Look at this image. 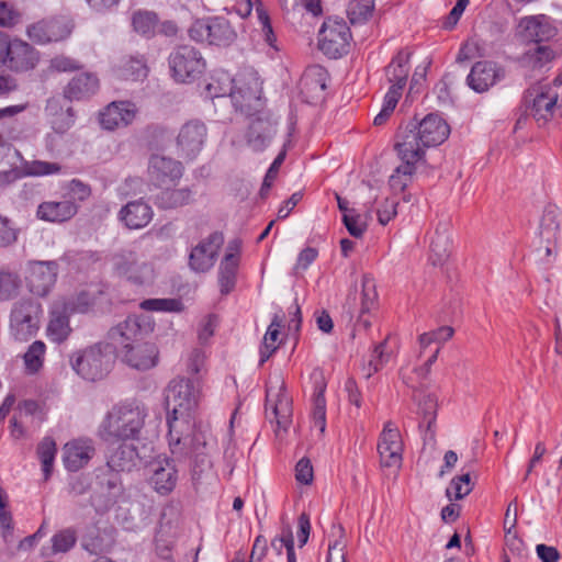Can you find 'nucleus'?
<instances>
[{
	"mask_svg": "<svg viewBox=\"0 0 562 562\" xmlns=\"http://www.w3.org/2000/svg\"><path fill=\"white\" fill-rule=\"evenodd\" d=\"M520 26L522 27L524 38L538 45L557 34L555 27L543 15L525 18L521 20Z\"/></svg>",
	"mask_w": 562,
	"mask_h": 562,
	"instance_id": "35",
	"label": "nucleus"
},
{
	"mask_svg": "<svg viewBox=\"0 0 562 562\" xmlns=\"http://www.w3.org/2000/svg\"><path fill=\"white\" fill-rule=\"evenodd\" d=\"M558 102V93L550 86L533 85L524 92L522 105L525 114H521L517 122L518 128L530 115L539 127L546 126L551 119Z\"/></svg>",
	"mask_w": 562,
	"mask_h": 562,
	"instance_id": "8",
	"label": "nucleus"
},
{
	"mask_svg": "<svg viewBox=\"0 0 562 562\" xmlns=\"http://www.w3.org/2000/svg\"><path fill=\"white\" fill-rule=\"evenodd\" d=\"M326 78L327 72L323 67L313 66L305 74L303 82L305 86L316 85L321 91H324L326 89Z\"/></svg>",
	"mask_w": 562,
	"mask_h": 562,
	"instance_id": "58",
	"label": "nucleus"
},
{
	"mask_svg": "<svg viewBox=\"0 0 562 562\" xmlns=\"http://www.w3.org/2000/svg\"><path fill=\"white\" fill-rule=\"evenodd\" d=\"M183 175V166L180 161L169 157L153 155L148 162V177L156 187L173 184Z\"/></svg>",
	"mask_w": 562,
	"mask_h": 562,
	"instance_id": "20",
	"label": "nucleus"
},
{
	"mask_svg": "<svg viewBox=\"0 0 562 562\" xmlns=\"http://www.w3.org/2000/svg\"><path fill=\"white\" fill-rule=\"evenodd\" d=\"M149 483L156 492H172L178 482V470L173 459L156 460L150 465Z\"/></svg>",
	"mask_w": 562,
	"mask_h": 562,
	"instance_id": "27",
	"label": "nucleus"
},
{
	"mask_svg": "<svg viewBox=\"0 0 562 562\" xmlns=\"http://www.w3.org/2000/svg\"><path fill=\"white\" fill-rule=\"evenodd\" d=\"M68 193L71 201H85L91 194V189L88 184L78 179H72L68 184Z\"/></svg>",
	"mask_w": 562,
	"mask_h": 562,
	"instance_id": "62",
	"label": "nucleus"
},
{
	"mask_svg": "<svg viewBox=\"0 0 562 562\" xmlns=\"http://www.w3.org/2000/svg\"><path fill=\"white\" fill-rule=\"evenodd\" d=\"M290 546H294V540L291 528L286 526L282 528L281 535L277 536L271 541V547L278 554H281L283 550L286 551Z\"/></svg>",
	"mask_w": 562,
	"mask_h": 562,
	"instance_id": "64",
	"label": "nucleus"
},
{
	"mask_svg": "<svg viewBox=\"0 0 562 562\" xmlns=\"http://www.w3.org/2000/svg\"><path fill=\"white\" fill-rule=\"evenodd\" d=\"M139 461L137 449L132 443L123 441L117 446H111L106 451V464L120 472H131Z\"/></svg>",
	"mask_w": 562,
	"mask_h": 562,
	"instance_id": "32",
	"label": "nucleus"
},
{
	"mask_svg": "<svg viewBox=\"0 0 562 562\" xmlns=\"http://www.w3.org/2000/svg\"><path fill=\"white\" fill-rule=\"evenodd\" d=\"M561 215L562 214L557 205L549 204L544 207L540 221V235L547 243L557 240Z\"/></svg>",
	"mask_w": 562,
	"mask_h": 562,
	"instance_id": "40",
	"label": "nucleus"
},
{
	"mask_svg": "<svg viewBox=\"0 0 562 562\" xmlns=\"http://www.w3.org/2000/svg\"><path fill=\"white\" fill-rule=\"evenodd\" d=\"M505 72L492 61H477L467 77L468 86L475 92L482 93L502 80Z\"/></svg>",
	"mask_w": 562,
	"mask_h": 562,
	"instance_id": "24",
	"label": "nucleus"
},
{
	"mask_svg": "<svg viewBox=\"0 0 562 562\" xmlns=\"http://www.w3.org/2000/svg\"><path fill=\"white\" fill-rule=\"evenodd\" d=\"M311 381L313 383V418L315 427H318L321 434L326 428V380L324 373L319 369L313 370L311 373Z\"/></svg>",
	"mask_w": 562,
	"mask_h": 562,
	"instance_id": "33",
	"label": "nucleus"
},
{
	"mask_svg": "<svg viewBox=\"0 0 562 562\" xmlns=\"http://www.w3.org/2000/svg\"><path fill=\"white\" fill-rule=\"evenodd\" d=\"M153 215L151 206L143 200L128 202L119 213L120 220L131 229L145 227Z\"/></svg>",
	"mask_w": 562,
	"mask_h": 562,
	"instance_id": "34",
	"label": "nucleus"
},
{
	"mask_svg": "<svg viewBox=\"0 0 562 562\" xmlns=\"http://www.w3.org/2000/svg\"><path fill=\"white\" fill-rule=\"evenodd\" d=\"M398 202L394 199H385V201L378 207V221L382 225H386L395 215Z\"/></svg>",
	"mask_w": 562,
	"mask_h": 562,
	"instance_id": "60",
	"label": "nucleus"
},
{
	"mask_svg": "<svg viewBox=\"0 0 562 562\" xmlns=\"http://www.w3.org/2000/svg\"><path fill=\"white\" fill-rule=\"evenodd\" d=\"M147 416L144 406L135 402L114 405L99 427L100 438L106 442L137 439Z\"/></svg>",
	"mask_w": 562,
	"mask_h": 562,
	"instance_id": "3",
	"label": "nucleus"
},
{
	"mask_svg": "<svg viewBox=\"0 0 562 562\" xmlns=\"http://www.w3.org/2000/svg\"><path fill=\"white\" fill-rule=\"evenodd\" d=\"M99 87L98 78L89 72L75 76L64 90L65 98L69 100H81L93 94Z\"/></svg>",
	"mask_w": 562,
	"mask_h": 562,
	"instance_id": "37",
	"label": "nucleus"
},
{
	"mask_svg": "<svg viewBox=\"0 0 562 562\" xmlns=\"http://www.w3.org/2000/svg\"><path fill=\"white\" fill-rule=\"evenodd\" d=\"M123 360L137 370H148L157 364L158 349L151 342H138L121 349Z\"/></svg>",
	"mask_w": 562,
	"mask_h": 562,
	"instance_id": "29",
	"label": "nucleus"
},
{
	"mask_svg": "<svg viewBox=\"0 0 562 562\" xmlns=\"http://www.w3.org/2000/svg\"><path fill=\"white\" fill-rule=\"evenodd\" d=\"M72 370L87 381L103 379L113 363V348L108 344H94L70 356Z\"/></svg>",
	"mask_w": 562,
	"mask_h": 562,
	"instance_id": "4",
	"label": "nucleus"
},
{
	"mask_svg": "<svg viewBox=\"0 0 562 562\" xmlns=\"http://www.w3.org/2000/svg\"><path fill=\"white\" fill-rule=\"evenodd\" d=\"M8 494H0V529L1 536L7 544H12L14 539V529L11 512L8 509Z\"/></svg>",
	"mask_w": 562,
	"mask_h": 562,
	"instance_id": "47",
	"label": "nucleus"
},
{
	"mask_svg": "<svg viewBox=\"0 0 562 562\" xmlns=\"http://www.w3.org/2000/svg\"><path fill=\"white\" fill-rule=\"evenodd\" d=\"M58 273L56 261H35L29 265L26 285L33 294L45 296L54 286Z\"/></svg>",
	"mask_w": 562,
	"mask_h": 562,
	"instance_id": "19",
	"label": "nucleus"
},
{
	"mask_svg": "<svg viewBox=\"0 0 562 562\" xmlns=\"http://www.w3.org/2000/svg\"><path fill=\"white\" fill-rule=\"evenodd\" d=\"M376 300L375 292V282L374 279L364 274L362 278V304H361V313H367L374 305Z\"/></svg>",
	"mask_w": 562,
	"mask_h": 562,
	"instance_id": "55",
	"label": "nucleus"
},
{
	"mask_svg": "<svg viewBox=\"0 0 562 562\" xmlns=\"http://www.w3.org/2000/svg\"><path fill=\"white\" fill-rule=\"evenodd\" d=\"M224 241L221 233H212L206 239L198 244L190 252L189 265L192 270L205 272L210 270Z\"/></svg>",
	"mask_w": 562,
	"mask_h": 562,
	"instance_id": "21",
	"label": "nucleus"
},
{
	"mask_svg": "<svg viewBox=\"0 0 562 562\" xmlns=\"http://www.w3.org/2000/svg\"><path fill=\"white\" fill-rule=\"evenodd\" d=\"M373 10H374L373 2H370V1L358 2L350 10V20L352 23L366 22L372 16Z\"/></svg>",
	"mask_w": 562,
	"mask_h": 562,
	"instance_id": "59",
	"label": "nucleus"
},
{
	"mask_svg": "<svg viewBox=\"0 0 562 562\" xmlns=\"http://www.w3.org/2000/svg\"><path fill=\"white\" fill-rule=\"evenodd\" d=\"M409 58L411 53L400 50L392 59V61L386 66L385 74L387 81L391 83V87L384 97L381 111L375 115L373 120L374 125L380 126L384 124L396 108L403 89L407 83L409 72Z\"/></svg>",
	"mask_w": 562,
	"mask_h": 562,
	"instance_id": "5",
	"label": "nucleus"
},
{
	"mask_svg": "<svg viewBox=\"0 0 562 562\" xmlns=\"http://www.w3.org/2000/svg\"><path fill=\"white\" fill-rule=\"evenodd\" d=\"M168 64L177 82H191L205 69V60L199 49L191 45H179L170 53Z\"/></svg>",
	"mask_w": 562,
	"mask_h": 562,
	"instance_id": "11",
	"label": "nucleus"
},
{
	"mask_svg": "<svg viewBox=\"0 0 562 562\" xmlns=\"http://www.w3.org/2000/svg\"><path fill=\"white\" fill-rule=\"evenodd\" d=\"M38 63V53L26 42L10 40L8 49V66L14 71H26L33 69Z\"/></svg>",
	"mask_w": 562,
	"mask_h": 562,
	"instance_id": "28",
	"label": "nucleus"
},
{
	"mask_svg": "<svg viewBox=\"0 0 562 562\" xmlns=\"http://www.w3.org/2000/svg\"><path fill=\"white\" fill-rule=\"evenodd\" d=\"M25 169L30 176H47L57 173L60 170V166L56 162L34 160L26 165Z\"/></svg>",
	"mask_w": 562,
	"mask_h": 562,
	"instance_id": "57",
	"label": "nucleus"
},
{
	"mask_svg": "<svg viewBox=\"0 0 562 562\" xmlns=\"http://www.w3.org/2000/svg\"><path fill=\"white\" fill-rule=\"evenodd\" d=\"M266 413L269 420L276 422L277 437L282 438L292 424V398L286 392L285 382L280 374L270 376L266 390Z\"/></svg>",
	"mask_w": 562,
	"mask_h": 562,
	"instance_id": "6",
	"label": "nucleus"
},
{
	"mask_svg": "<svg viewBox=\"0 0 562 562\" xmlns=\"http://www.w3.org/2000/svg\"><path fill=\"white\" fill-rule=\"evenodd\" d=\"M284 158H285V150H282L281 153L278 154V156L274 158V160L270 165V167L265 176L261 189H260L261 196H265L268 193V191L270 190V188L273 183V180L277 178L280 166L284 161Z\"/></svg>",
	"mask_w": 562,
	"mask_h": 562,
	"instance_id": "56",
	"label": "nucleus"
},
{
	"mask_svg": "<svg viewBox=\"0 0 562 562\" xmlns=\"http://www.w3.org/2000/svg\"><path fill=\"white\" fill-rule=\"evenodd\" d=\"M113 272L135 285L150 283L154 279L153 266L143 260L135 248H124L111 257Z\"/></svg>",
	"mask_w": 562,
	"mask_h": 562,
	"instance_id": "10",
	"label": "nucleus"
},
{
	"mask_svg": "<svg viewBox=\"0 0 562 562\" xmlns=\"http://www.w3.org/2000/svg\"><path fill=\"white\" fill-rule=\"evenodd\" d=\"M201 393L199 378H176L165 390L169 449L177 458L191 459L195 490L209 488L216 481L211 459L215 440L211 434L196 428L193 420Z\"/></svg>",
	"mask_w": 562,
	"mask_h": 562,
	"instance_id": "1",
	"label": "nucleus"
},
{
	"mask_svg": "<svg viewBox=\"0 0 562 562\" xmlns=\"http://www.w3.org/2000/svg\"><path fill=\"white\" fill-rule=\"evenodd\" d=\"M140 308L155 312H181L183 303L179 299H147L140 302Z\"/></svg>",
	"mask_w": 562,
	"mask_h": 562,
	"instance_id": "49",
	"label": "nucleus"
},
{
	"mask_svg": "<svg viewBox=\"0 0 562 562\" xmlns=\"http://www.w3.org/2000/svg\"><path fill=\"white\" fill-rule=\"evenodd\" d=\"M74 314L106 313L111 311L112 297L103 284L91 285L68 297H60Z\"/></svg>",
	"mask_w": 562,
	"mask_h": 562,
	"instance_id": "14",
	"label": "nucleus"
},
{
	"mask_svg": "<svg viewBox=\"0 0 562 562\" xmlns=\"http://www.w3.org/2000/svg\"><path fill=\"white\" fill-rule=\"evenodd\" d=\"M95 487L100 490H120L123 487L122 472L105 464L95 471Z\"/></svg>",
	"mask_w": 562,
	"mask_h": 562,
	"instance_id": "45",
	"label": "nucleus"
},
{
	"mask_svg": "<svg viewBox=\"0 0 562 562\" xmlns=\"http://www.w3.org/2000/svg\"><path fill=\"white\" fill-rule=\"evenodd\" d=\"M380 465L389 469L391 473L400 470L403 462V441L398 428L387 422L380 435L378 442Z\"/></svg>",
	"mask_w": 562,
	"mask_h": 562,
	"instance_id": "15",
	"label": "nucleus"
},
{
	"mask_svg": "<svg viewBox=\"0 0 562 562\" xmlns=\"http://www.w3.org/2000/svg\"><path fill=\"white\" fill-rule=\"evenodd\" d=\"M554 58V52L547 45H538L524 55V61L532 68H541Z\"/></svg>",
	"mask_w": 562,
	"mask_h": 562,
	"instance_id": "51",
	"label": "nucleus"
},
{
	"mask_svg": "<svg viewBox=\"0 0 562 562\" xmlns=\"http://www.w3.org/2000/svg\"><path fill=\"white\" fill-rule=\"evenodd\" d=\"M72 314L74 313L68 310L61 299H57L53 302L49 311V322L46 329L47 337L52 341L60 344L69 337L71 333L69 317Z\"/></svg>",
	"mask_w": 562,
	"mask_h": 562,
	"instance_id": "25",
	"label": "nucleus"
},
{
	"mask_svg": "<svg viewBox=\"0 0 562 562\" xmlns=\"http://www.w3.org/2000/svg\"><path fill=\"white\" fill-rule=\"evenodd\" d=\"M76 543V533L71 529H65L52 538V553H64L69 551Z\"/></svg>",
	"mask_w": 562,
	"mask_h": 562,
	"instance_id": "53",
	"label": "nucleus"
},
{
	"mask_svg": "<svg viewBox=\"0 0 562 562\" xmlns=\"http://www.w3.org/2000/svg\"><path fill=\"white\" fill-rule=\"evenodd\" d=\"M158 22V15L154 11L137 10L132 15L133 30L146 38L155 35Z\"/></svg>",
	"mask_w": 562,
	"mask_h": 562,
	"instance_id": "43",
	"label": "nucleus"
},
{
	"mask_svg": "<svg viewBox=\"0 0 562 562\" xmlns=\"http://www.w3.org/2000/svg\"><path fill=\"white\" fill-rule=\"evenodd\" d=\"M396 153L402 164L391 175L389 184L394 192H402L411 182L412 176L416 171V165L419 161L404 157L400 151Z\"/></svg>",
	"mask_w": 562,
	"mask_h": 562,
	"instance_id": "39",
	"label": "nucleus"
},
{
	"mask_svg": "<svg viewBox=\"0 0 562 562\" xmlns=\"http://www.w3.org/2000/svg\"><path fill=\"white\" fill-rule=\"evenodd\" d=\"M246 132L247 146L256 153L263 151L277 134V120L269 112H259L250 116Z\"/></svg>",
	"mask_w": 562,
	"mask_h": 562,
	"instance_id": "18",
	"label": "nucleus"
},
{
	"mask_svg": "<svg viewBox=\"0 0 562 562\" xmlns=\"http://www.w3.org/2000/svg\"><path fill=\"white\" fill-rule=\"evenodd\" d=\"M27 36L36 44H47L66 38L70 29L61 18L41 20L27 27Z\"/></svg>",
	"mask_w": 562,
	"mask_h": 562,
	"instance_id": "22",
	"label": "nucleus"
},
{
	"mask_svg": "<svg viewBox=\"0 0 562 562\" xmlns=\"http://www.w3.org/2000/svg\"><path fill=\"white\" fill-rule=\"evenodd\" d=\"M238 268V256L236 254H226L220 265L218 283L221 292L228 294L235 286L236 273Z\"/></svg>",
	"mask_w": 562,
	"mask_h": 562,
	"instance_id": "41",
	"label": "nucleus"
},
{
	"mask_svg": "<svg viewBox=\"0 0 562 562\" xmlns=\"http://www.w3.org/2000/svg\"><path fill=\"white\" fill-rule=\"evenodd\" d=\"M135 114L136 108L133 103L112 102L100 113V124L109 131L125 127L133 122Z\"/></svg>",
	"mask_w": 562,
	"mask_h": 562,
	"instance_id": "26",
	"label": "nucleus"
},
{
	"mask_svg": "<svg viewBox=\"0 0 562 562\" xmlns=\"http://www.w3.org/2000/svg\"><path fill=\"white\" fill-rule=\"evenodd\" d=\"M283 324V316L274 314L269 325L260 347V364L265 363L272 353L278 349L279 329Z\"/></svg>",
	"mask_w": 562,
	"mask_h": 562,
	"instance_id": "42",
	"label": "nucleus"
},
{
	"mask_svg": "<svg viewBox=\"0 0 562 562\" xmlns=\"http://www.w3.org/2000/svg\"><path fill=\"white\" fill-rule=\"evenodd\" d=\"M74 122L75 114L72 109L68 108L66 112L56 115V117L52 120V127L55 132L63 134L72 126Z\"/></svg>",
	"mask_w": 562,
	"mask_h": 562,
	"instance_id": "63",
	"label": "nucleus"
},
{
	"mask_svg": "<svg viewBox=\"0 0 562 562\" xmlns=\"http://www.w3.org/2000/svg\"><path fill=\"white\" fill-rule=\"evenodd\" d=\"M194 193L190 188L165 189L155 198V204L165 210L188 205L193 201Z\"/></svg>",
	"mask_w": 562,
	"mask_h": 562,
	"instance_id": "38",
	"label": "nucleus"
},
{
	"mask_svg": "<svg viewBox=\"0 0 562 562\" xmlns=\"http://www.w3.org/2000/svg\"><path fill=\"white\" fill-rule=\"evenodd\" d=\"M386 340L378 344L371 355L369 360V369L367 373V378H370L373 373L378 372L389 360L390 355L385 352Z\"/></svg>",
	"mask_w": 562,
	"mask_h": 562,
	"instance_id": "54",
	"label": "nucleus"
},
{
	"mask_svg": "<svg viewBox=\"0 0 562 562\" xmlns=\"http://www.w3.org/2000/svg\"><path fill=\"white\" fill-rule=\"evenodd\" d=\"M56 452V442L49 437H45L37 446V454L42 462L43 472L46 477L52 472Z\"/></svg>",
	"mask_w": 562,
	"mask_h": 562,
	"instance_id": "48",
	"label": "nucleus"
},
{
	"mask_svg": "<svg viewBox=\"0 0 562 562\" xmlns=\"http://www.w3.org/2000/svg\"><path fill=\"white\" fill-rule=\"evenodd\" d=\"M229 97L237 111L248 116L263 112L261 100L262 82L255 71L239 74L231 79Z\"/></svg>",
	"mask_w": 562,
	"mask_h": 562,
	"instance_id": "7",
	"label": "nucleus"
},
{
	"mask_svg": "<svg viewBox=\"0 0 562 562\" xmlns=\"http://www.w3.org/2000/svg\"><path fill=\"white\" fill-rule=\"evenodd\" d=\"M206 137L207 127L202 121H188L180 127L176 139L178 155L190 160L194 159L201 153Z\"/></svg>",
	"mask_w": 562,
	"mask_h": 562,
	"instance_id": "17",
	"label": "nucleus"
},
{
	"mask_svg": "<svg viewBox=\"0 0 562 562\" xmlns=\"http://www.w3.org/2000/svg\"><path fill=\"white\" fill-rule=\"evenodd\" d=\"M46 346L43 341L36 340L27 348L23 356L25 370L29 374L37 373L44 363Z\"/></svg>",
	"mask_w": 562,
	"mask_h": 562,
	"instance_id": "46",
	"label": "nucleus"
},
{
	"mask_svg": "<svg viewBox=\"0 0 562 562\" xmlns=\"http://www.w3.org/2000/svg\"><path fill=\"white\" fill-rule=\"evenodd\" d=\"M151 330L153 324L146 317L131 315L110 329L109 339L115 349H124L142 342L144 335Z\"/></svg>",
	"mask_w": 562,
	"mask_h": 562,
	"instance_id": "16",
	"label": "nucleus"
},
{
	"mask_svg": "<svg viewBox=\"0 0 562 562\" xmlns=\"http://www.w3.org/2000/svg\"><path fill=\"white\" fill-rule=\"evenodd\" d=\"M453 333L454 329L450 326H441L435 330L424 333L418 338L420 348L425 349L432 342L442 345L453 336Z\"/></svg>",
	"mask_w": 562,
	"mask_h": 562,
	"instance_id": "52",
	"label": "nucleus"
},
{
	"mask_svg": "<svg viewBox=\"0 0 562 562\" xmlns=\"http://www.w3.org/2000/svg\"><path fill=\"white\" fill-rule=\"evenodd\" d=\"M119 71L124 79L142 80L147 77L148 67L143 56H127L121 60Z\"/></svg>",
	"mask_w": 562,
	"mask_h": 562,
	"instance_id": "44",
	"label": "nucleus"
},
{
	"mask_svg": "<svg viewBox=\"0 0 562 562\" xmlns=\"http://www.w3.org/2000/svg\"><path fill=\"white\" fill-rule=\"evenodd\" d=\"M95 453L92 439L78 438L68 441L63 448V462L70 472L85 468Z\"/></svg>",
	"mask_w": 562,
	"mask_h": 562,
	"instance_id": "23",
	"label": "nucleus"
},
{
	"mask_svg": "<svg viewBox=\"0 0 562 562\" xmlns=\"http://www.w3.org/2000/svg\"><path fill=\"white\" fill-rule=\"evenodd\" d=\"M449 229L448 222H439L430 239L429 260L435 267L442 266L449 258L451 247Z\"/></svg>",
	"mask_w": 562,
	"mask_h": 562,
	"instance_id": "36",
	"label": "nucleus"
},
{
	"mask_svg": "<svg viewBox=\"0 0 562 562\" xmlns=\"http://www.w3.org/2000/svg\"><path fill=\"white\" fill-rule=\"evenodd\" d=\"M562 468V457L559 460V464L557 469L549 468L546 470L543 474V479L546 480L544 488L560 492L562 490V476L559 474V471Z\"/></svg>",
	"mask_w": 562,
	"mask_h": 562,
	"instance_id": "61",
	"label": "nucleus"
},
{
	"mask_svg": "<svg viewBox=\"0 0 562 562\" xmlns=\"http://www.w3.org/2000/svg\"><path fill=\"white\" fill-rule=\"evenodd\" d=\"M415 398L418 405V414L422 415L419 428L425 427L424 439L434 440L437 417L438 401L435 394L427 393L425 390L416 391Z\"/></svg>",
	"mask_w": 562,
	"mask_h": 562,
	"instance_id": "31",
	"label": "nucleus"
},
{
	"mask_svg": "<svg viewBox=\"0 0 562 562\" xmlns=\"http://www.w3.org/2000/svg\"><path fill=\"white\" fill-rule=\"evenodd\" d=\"M20 278L16 273L0 270V300L13 299L20 289Z\"/></svg>",
	"mask_w": 562,
	"mask_h": 562,
	"instance_id": "50",
	"label": "nucleus"
},
{
	"mask_svg": "<svg viewBox=\"0 0 562 562\" xmlns=\"http://www.w3.org/2000/svg\"><path fill=\"white\" fill-rule=\"evenodd\" d=\"M188 34L196 43L217 47H227L237 38L236 31L224 16L198 19L189 27Z\"/></svg>",
	"mask_w": 562,
	"mask_h": 562,
	"instance_id": "9",
	"label": "nucleus"
},
{
	"mask_svg": "<svg viewBox=\"0 0 562 562\" xmlns=\"http://www.w3.org/2000/svg\"><path fill=\"white\" fill-rule=\"evenodd\" d=\"M450 134L447 122L438 114L426 115L418 124L409 123L400 135L395 150L404 157L422 161L425 149L443 143Z\"/></svg>",
	"mask_w": 562,
	"mask_h": 562,
	"instance_id": "2",
	"label": "nucleus"
},
{
	"mask_svg": "<svg viewBox=\"0 0 562 562\" xmlns=\"http://www.w3.org/2000/svg\"><path fill=\"white\" fill-rule=\"evenodd\" d=\"M78 212V205L71 200L45 201L36 210V216L45 222L63 223L72 218Z\"/></svg>",
	"mask_w": 562,
	"mask_h": 562,
	"instance_id": "30",
	"label": "nucleus"
},
{
	"mask_svg": "<svg viewBox=\"0 0 562 562\" xmlns=\"http://www.w3.org/2000/svg\"><path fill=\"white\" fill-rule=\"evenodd\" d=\"M41 314V304L31 299L14 303L10 314V333L14 339L26 341L33 337L40 328Z\"/></svg>",
	"mask_w": 562,
	"mask_h": 562,
	"instance_id": "12",
	"label": "nucleus"
},
{
	"mask_svg": "<svg viewBox=\"0 0 562 562\" xmlns=\"http://www.w3.org/2000/svg\"><path fill=\"white\" fill-rule=\"evenodd\" d=\"M351 32L342 19L328 18L318 34V47L329 58H340L349 52Z\"/></svg>",
	"mask_w": 562,
	"mask_h": 562,
	"instance_id": "13",
	"label": "nucleus"
}]
</instances>
